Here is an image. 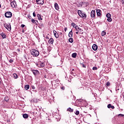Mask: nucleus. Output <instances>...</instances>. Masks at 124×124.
Here are the masks:
<instances>
[{
	"mask_svg": "<svg viewBox=\"0 0 124 124\" xmlns=\"http://www.w3.org/2000/svg\"><path fill=\"white\" fill-rule=\"evenodd\" d=\"M31 53L33 57H38L39 56V51L36 49H31Z\"/></svg>",
	"mask_w": 124,
	"mask_h": 124,
	"instance_id": "f257e3e1",
	"label": "nucleus"
},
{
	"mask_svg": "<svg viewBox=\"0 0 124 124\" xmlns=\"http://www.w3.org/2000/svg\"><path fill=\"white\" fill-rule=\"evenodd\" d=\"M31 71L33 74L34 75L35 77H36V78H38V77H39V76L40 75V73L39 72V71H38V70H32Z\"/></svg>",
	"mask_w": 124,
	"mask_h": 124,
	"instance_id": "f03ea898",
	"label": "nucleus"
},
{
	"mask_svg": "<svg viewBox=\"0 0 124 124\" xmlns=\"http://www.w3.org/2000/svg\"><path fill=\"white\" fill-rule=\"evenodd\" d=\"M6 18H11L12 17V13L11 12H7L5 13Z\"/></svg>",
	"mask_w": 124,
	"mask_h": 124,
	"instance_id": "7ed1b4c3",
	"label": "nucleus"
},
{
	"mask_svg": "<svg viewBox=\"0 0 124 124\" xmlns=\"http://www.w3.org/2000/svg\"><path fill=\"white\" fill-rule=\"evenodd\" d=\"M4 26L8 31H11V25L10 24L4 23Z\"/></svg>",
	"mask_w": 124,
	"mask_h": 124,
	"instance_id": "20e7f679",
	"label": "nucleus"
},
{
	"mask_svg": "<svg viewBox=\"0 0 124 124\" xmlns=\"http://www.w3.org/2000/svg\"><path fill=\"white\" fill-rule=\"evenodd\" d=\"M76 30L77 31H78L79 33H81V34H83V30H82L81 28H79L78 26H76L75 27Z\"/></svg>",
	"mask_w": 124,
	"mask_h": 124,
	"instance_id": "39448f33",
	"label": "nucleus"
},
{
	"mask_svg": "<svg viewBox=\"0 0 124 124\" xmlns=\"http://www.w3.org/2000/svg\"><path fill=\"white\" fill-rule=\"evenodd\" d=\"M36 2L37 4H41L42 5L44 3V0H36Z\"/></svg>",
	"mask_w": 124,
	"mask_h": 124,
	"instance_id": "423d86ee",
	"label": "nucleus"
},
{
	"mask_svg": "<svg viewBox=\"0 0 124 124\" xmlns=\"http://www.w3.org/2000/svg\"><path fill=\"white\" fill-rule=\"evenodd\" d=\"M11 5L12 7H13V8H15L16 7V6H17V4H16V1L14 0V1H12L11 3Z\"/></svg>",
	"mask_w": 124,
	"mask_h": 124,
	"instance_id": "0eeeda50",
	"label": "nucleus"
},
{
	"mask_svg": "<svg viewBox=\"0 0 124 124\" xmlns=\"http://www.w3.org/2000/svg\"><path fill=\"white\" fill-rule=\"evenodd\" d=\"M31 22L32 23H33L36 26H37L38 25V21L37 20H35L33 18H32L31 20Z\"/></svg>",
	"mask_w": 124,
	"mask_h": 124,
	"instance_id": "6e6552de",
	"label": "nucleus"
},
{
	"mask_svg": "<svg viewBox=\"0 0 124 124\" xmlns=\"http://www.w3.org/2000/svg\"><path fill=\"white\" fill-rule=\"evenodd\" d=\"M53 33H54V35L56 37V38H59V34L58 33V32H57V31H56L55 30L53 31Z\"/></svg>",
	"mask_w": 124,
	"mask_h": 124,
	"instance_id": "1a4fd4ad",
	"label": "nucleus"
},
{
	"mask_svg": "<svg viewBox=\"0 0 124 124\" xmlns=\"http://www.w3.org/2000/svg\"><path fill=\"white\" fill-rule=\"evenodd\" d=\"M54 7L56 10H59L60 9V7H59V5L58 4V3H55L54 4Z\"/></svg>",
	"mask_w": 124,
	"mask_h": 124,
	"instance_id": "9d476101",
	"label": "nucleus"
},
{
	"mask_svg": "<svg viewBox=\"0 0 124 124\" xmlns=\"http://www.w3.org/2000/svg\"><path fill=\"white\" fill-rule=\"evenodd\" d=\"M48 43L49 44H53V43H54V39L50 38L48 40Z\"/></svg>",
	"mask_w": 124,
	"mask_h": 124,
	"instance_id": "9b49d317",
	"label": "nucleus"
},
{
	"mask_svg": "<svg viewBox=\"0 0 124 124\" xmlns=\"http://www.w3.org/2000/svg\"><path fill=\"white\" fill-rule=\"evenodd\" d=\"M101 11L99 9L96 10V13L97 16H101Z\"/></svg>",
	"mask_w": 124,
	"mask_h": 124,
	"instance_id": "f8f14e48",
	"label": "nucleus"
},
{
	"mask_svg": "<svg viewBox=\"0 0 124 124\" xmlns=\"http://www.w3.org/2000/svg\"><path fill=\"white\" fill-rule=\"evenodd\" d=\"M80 17L81 18H83V19H86L87 18V15L85 13H83L80 16Z\"/></svg>",
	"mask_w": 124,
	"mask_h": 124,
	"instance_id": "ddd939ff",
	"label": "nucleus"
},
{
	"mask_svg": "<svg viewBox=\"0 0 124 124\" xmlns=\"http://www.w3.org/2000/svg\"><path fill=\"white\" fill-rule=\"evenodd\" d=\"M68 36L70 38H71L73 36V32H72V30L69 32Z\"/></svg>",
	"mask_w": 124,
	"mask_h": 124,
	"instance_id": "4468645a",
	"label": "nucleus"
},
{
	"mask_svg": "<svg viewBox=\"0 0 124 124\" xmlns=\"http://www.w3.org/2000/svg\"><path fill=\"white\" fill-rule=\"evenodd\" d=\"M37 17L39 21H41V20H42V17H41V16L40 15V14H38L37 15Z\"/></svg>",
	"mask_w": 124,
	"mask_h": 124,
	"instance_id": "2eb2a0df",
	"label": "nucleus"
},
{
	"mask_svg": "<svg viewBox=\"0 0 124 124\" xmlns=\"http://www.w3.org/2000/svg\"><path fill=\"white\" fill-rule=\"evenodd\" d=\"M1 36H2L3 39L4 38H6V35H5V33L2 32L0 33Z\"/></svg>",
	"mask_w": 124,
	"mask_h": 124,
	"instance_id": "dca6fc26",
	"label": "nucleus"
},
{
	"mask_svg": "<svg viewBox=\"0 0 124 124\" xmlns=\"http://www.w3.org/2000/svg\"><path fill=\"white\" fill-rule=\"evenodd\" d=\"M78 14L79 16H80V17H81V15L83 14V11H82L81 10H78Z\"/></svg>",
	"mask_w": 124,
	"mask_h": 124,
	"instance_id": "f3484780",
	"label": "nucleus"
},
{
	"mask_svg": "<svg viewBox=\"0 0 124 124\" xmlns=\"http://www.w3.org/2000/svg\"><path fill=\"white\" fill-rule=\"evenodd\" d=\"M98 47L95 44H93V50L94 51H96V50H97Z\"/></svg>",
	"mask_w": 124,
	"mask_h": 124,
	"instance_id": "a211bd4d",
	"label": "nucleus"
},
{
	"mask_svg": "<svg viewBox=\"0 0 124 124\" xmlns=\"http://www.w3.org/2000/svg\"><path fill=\"white\" fill-rule=\"evenodd\" d=\"M23 117L24 118V119H28V118H29V115H28L27 114H23Z\"/></svg>",
	"mask_w": 124,
	"mask_h": 124,
	"instance_id": "6ab92c4d",
	"label": "nucleus"
},
{
	"mask_svg": "<svg viewBox=\"0 0 124 124\" xmlns=\"http://www.w3.org/2000/svg\"><path fill=\"white\" fill-rule=\"evenodd\" d=\"M67 111H68V112H72L74 111L73 108H69L67 109Z\"/></svg>",
	"mask_w": 124,
	"mask_h": 124,
	"instance_id": "aec40b11",
	"label": "nucleus"
},
{
	"mask_svg": "<svg viewBox=\"0 0 124 124\" xmlns=\"http://www.w3.org/2000/svg\"><path fill=\"white\" fill-rule=\"evenodd\" d=\"M13 78H14V79H17V78H18V75H16V73L13 74Z\"/></svg>",
	"mask_w": 124,
	"mask_h": 124,
	"instance_id": "412c9836",
	"label": "nucleus"
},
{
	"mask_svg": "<svg viewBox=\"0 0 124 124\" xmlns=\"http://www.w3.org/2000/svg\"><path fill=\"white\" fill-rule=\"evenodd\" d=\"M25 90H29L30 89V85L27 84L25 86Z\"/></svg>",
	"mask_w": 124,
	"mask_h": 124,
	"instance_id": "4be33fe9",
	"label": "nucleus"
},
{
	"mask_svg": "<svg viewBox=\"0 0 124 124\" xmlns=\"http://www.w3.org/2000/svg\"><path fill=\"white\" fill-rule=\"evenodd\" d=\"M102 36H104V35H106V32L105 31H102L101 32Z\"/></svg>",
	"mask_w": 124,
	"mask_h": 124,
	"instance_id": "5701e85b",
	"label": "nucleus"
},
{
	"mask_svg": "<svg viewBox=\"0 0 124 124\" xmlns=\"http://www.w3.org/2000/svg\"><path fill=\"white\" fill-rule=\"evenodd\" d=\"M76 56H77V54L76 53H74L72 54V58H76Z\"/></svg>",
	"mask_w": 124,
	"mask_h": 124,
	"instance_id": "b1692460",
	"label": "nucleus"
},
{
	"mask_svg": "<svg viewBox=\"0 0 124 124\" xmlns=\"http://www.w3.org/2000/svg\"><path fill=\"white\" fill-rule=\"evenodd\" d=\"M69 42H70V43H73V38H70L69 39Z\"/></svg>",
	"mask_w": 124,
	"mask_h": 124,
	"instance_id": "393cba45",
	"label": "nucleus"
},
{
	"mask_svg": "<svg viewBox=\"0 0 124 124\" xmlns=\"http://www.w3.org/2000/svg\"><path fill=\"white\" fill-rule=\"evenodd\" d=\"M75 114L77 115L78 116V115H79L80 114V112L79 111V110H77L76 111V112H75Z\"/></svg>",
	"mask_w": 124,
	"mask_h": 124,
	"instance_id": "a878e982",
	"label": "nucleus"
},
{
	"mask_svg": "<svg viewBox=\"0 0 124 124\" xmlns=\"http://www.w3.org/2000/svg\"><path fill=\"white\" fill-rule=\"evenodd\" d=\"M91 16L92 18H93V10H92L91 13Z\"/></svg>",
	"mask_w": 124,
	"mask_h": 124,
	"instance_id": "bb28decb",
	"label": "nucleus"
},
{
	"mask_svg": "<svg viewBox=\"0 0 124 124\" xmlns=\"http://www.w3.org/2000/svg\"><path fill=\"white\" fill-rule=\"evenodd\" d=\"M106 16L107 18H110L111 17V14H110V13H108L106 15Z\"/></svg>",
	"mask_w": 124,
	"mask_h": 124,
	"instance_id": "cd10ccee",
	"label": "nucleus"
},
{
	"mask_svg": "<svg viewBox=\"0 0 124 124\" xmlns=\"http://www.w3.org/2000/svg\"><path fill=\"white\" fill-rule=\"evenodd\" d=\"M40 66L41 67H44V66H45V64H44V63L42 62L40 64Z\"/></svg>",
	"mask_w": 124,
	"mask_h": 124,
	"instance_id": "c85d7f7f",
	"label": "nucleus"
},
{
	"mask_svg": "<svg viewBox=\"0 0 124 124\" xmlns=\"http://www.w3.org/2000/svg\"><path fill=\"white\" fill-rule=\"evenodd\" d=\"M107 21L108 22H112V18L111 17H108Z\"/></svg>",
	"mask_w": 124,
	"mask_h": 124,
	"instance_id": "c756f323",
	"label": "nucleus"
},
{
	"mask_svg": "<svg viewBox=\"0 0 124 124\" xmlns=\"http://www.w3.org/2000/svg\"><path fill=\"white\" fill-rule=\"evenodd\" d=\"M5 100L6 101V102H8V101L9 100V98H8V97H5Z\"/></svg>",
	"mask_w": 124,
	"mask_h": 124,
	"instance_id": "7c9ffc66",
	"label": "nucleus"
},
{
	"mask_svg": "<svg viewBox=\"0 0 124 124\" xmlns=\"http://www.w3.org/2000/svg\"><path fill=\"white\" fill-rule=\"evenodd\" d=\"M71 26H72V27H73V28H75V27H76V26H76V24H75V23H72L71 24Z\"/></svg>",
	"mask_w": 124,
	"mask_h": 124,
	"instance_id": "2f4dec72",
	"label": "nucleus"
},
{
	"mask_svg": "<svg viewBox=\"0 0 124 124\" xmlns=\"http://www.w3.org/2000/svg\"><path fill=\"white\" fill-rule=\"evenodd\" d=\"M47 51H48V52H50V51H51V46L47 47Z\"/></svg>",
	"mask_w": 124,
	"mask_h": 124,
	"instance_id": "473e14b6",
	"label": "nucleus"
},
{
	"mask_svg": "<svg viewBox=\"0 0 124 124\" xmlns=\"http://www.w3.org/2000/svg\"><path fill=\"white\" fill-rule=\"evenodd\" d=\"M118 117H120H120H124V114H118Z\"/></svg>",
	"mask_w": 124,
	"mask_h": 124,
	"instance_id": "72a5a7b5",
	"label": "nucleus"
},
{
	"mask_svg": "<svg viewBox=\"0 0 124 124\" xmlns=\"http://www.w3.org/2000/svg\"><path fill=\"white\" fill-rule=\"evenodd\" d=\"M14 62V61H13V60H12V59H10L9 60V62H10V63H12V62Z\"/></svg>",
	"mask_w": 124,
	"mask_h": 124,
	"instance_id": "f704fd0d",
	"label": "nucleus"
},
{
	"mask_svg": "<svg viewBox=\"0 0 124 124\" xmlns=\"http://www.w3.org/2000/svg\"><path fill=\"white\" fill-rule=\"evenodd\" d=\"M111 106H112V105H111V104H108V108H111Z\"/></svg>",
	"mask_w": 124,
	"mask_h": 124,
	"instance_id": "c9c22d12",
	"label": "nucleus"
},
{
	"mask_svg": "<svg viewBox=\"0 0 124 124\" xmlns=\"http://www.w3.org/2000/svg\"><path fill=\"white\" fill-rule=\"evenodd\" d=\"M61 90H63H63H65V87H64V86H62V87H61Z\"/></svg>",
	"mask_w": 124,
	"mask_h": 124,
	"instance_id": "e433bc0d",
	"label": "nucleus"
},
{
	"mask_svg": "<svg viewBox=\"0 0 124 124\" xmlns=\"http://www.w3.org/2000/svg\"><path fill=\"white\" fill-rule=\"evenodd\" d=\"M110 82H108L107 83V87H109V86H110Z\"/></svg>",
	"mask_w": 124,
	"mask_h": 124,
	"instance_id": "4c0bfd02",
	"label": "nucleus"
},
{
	"mask_svg": "<svg viewBox=\"0 0 124 124\" xmlns=\"http://www.w3.org/2000/svg\"><path fill=\"white\" fill-rule=\"evenodd\" d=\"M46 39H49V34H48L46 36Z\"/></svg>",
	"mask_w": 124,
	"mask_h": 124,
	"instance_id": "58836bf2",
	"label": "nucleus"
},
{
	"mask_svg": "<svg viewBox=\"0 0 124 124\" xmlns=\"http://www.w3.org/2000/svg\"><path fill=\"white\" fill-rule=\"evenodd\" d=\"M28 17L29 19H31V15H28Z\"/></svg>",
	"mask_w": 124,
	"mask_h": 124,
	"instance_id": "ea45409f",
	"label": "nucleus"
},
{
	"mask_svg": "<svg viewBox=\"0 0 124 124\" xmlns=\"http://www.w3.org/2000/svg\"><path fill=\"white\" fill-rule=\"evenodd\" d=\"M95 17V11H93V17L94 18Z\"/></svg>",
	"mask_w": 124,
	"mask_h": 124,
	"instance_id": "a19ab883",
	"label": "nucleus"
},
{
	"mask_svg": "<svg viewBox=\"0 0 124 124\" xmlns=\"http://www.w3.org/2000/svg\"><path fill=\"white\" fill-rule=\"evenodd\" d=\"M82 67H84V68H86V65L84 64H82Z\"/></svg>",
	"mask_w": 124,
	"mask_h": 124,
	"instance_id": "79ce46f5",
	"label": "nucleus"
},
{
	"mask_svg": "<svg viewBox=\"0 0 124 124\" xmlns=\"http://www.w3.org/2000/svg\"><path fill=\"white\" fill-rule=\"evenodd\" d=\"M86 3H87V2H82L81 5H83V4H86Z\"/></svg>",
	"mask_w": 124,
	"mask_h": 124,
	"instance_id": "37998d69",
	"label": "nucleus"
},
{
	"mask_svg": "<svg viewBox=\"0 0 124 124\" xmlns=\"http://www.w3.org/2000/svg\"><path fill=\"white\" fill-rule=\"evenodd\" d=\"M93 70H97V67H93Z\"/></svg>",
	"mask_w": 124,
	"mask_h": 124,
	"instance_id": "c03bdc74",
	"label": "nucleus"
},
{
	"mask_svg": "<svg viewBox=\"0 0 124 124\" xmlns=\"http://www.w3.org/2000/svg\"><path fill=\"white\" fill-rule=\"evenodd\" d=\"M33 17H35V16H36V15H35V13L34 12L33 13Z\"/></svg>",
	"mask_w": 124,
	"mask_h": 124,
	"instance_id": "a18cd8bd",
	"label": "nucleus"
},
{
	"mask_svg": "<svg viewBox=\"0 0 124 124\" xmlns=\"http://www.w3.org/2000/svg\"><path fill=\"white\" fill-rule=\"evenodd\" d=\"M21 28H25V26L24 24H21Z\"/></svg>",
	"mask_w": 124,
	"mask_h": 124,
	"instance_id": "49530a36",
	"label": "nucleus"
},
{
	"mask_svg": "<svg viewBox=\"0 0 124 124\" xmlns=\"http://www.w3.org/2000/svg\"><path fill=\"white\" fill-rule=\"evenodd\" d=\"M31 88H32L33 90H35V87H34V86H31Z\"/></svg>",
	"mask_w": 124,
	"mask_h": 124,
	"instance_id": "de8ad7c7",
	"label": "nucleus"
},
{
	"mask_svg": "<svg viewBox=\"0 0 124 124\" xmlns=\"http://www.w3.org/2000/svg\"><path fill=\"white\" fill-rule=\"evenodd\" d=\"M36 65H37V66H38V67H41V66H40V64H37Z\"/></svg>",
	"mask_w": 124,
	"mask_h": 124,
	"instance_id": "09e8293b",
	"label": "nucleus"
},
{
	"mask_svg": "<svg viewBox=\"0 0 124 124\" xmlns=\"http://www.w3.org/2000/svg\"><path fill=\"white\" fill-rule=\"evenodd\" d=\"M110 108H111V109H115V107H114V106H111Z\"/></svg>",
	"mask_w": 124,
	"mask_h": 124,
	"instance_id": "8fccbe9b",
	"label": "nucleus"
},
{
	"mask_svg": "<svg viewBox=\"0 0 124 124\" xmlns=\"http://www.w3.org/2000/svg\"><path fill=\"white\" fill-rule=\"evenodd\" d=\"M74 74V73L72 71L70 72V74H71V75H73V74Z\"/></svg>",
	"mask_w": 124,
	"mask_h": 124,
	"instance_id": "3c124183",
	"label": "nucleus"
},
{
	"mask_svg": "<svg viewBox=\"0 0 124 124\" xmlns=\"http://www.w3.org/2000/svg\"><path fill=\"white\" fill-rule=\"evenodd\" d=\"M67 30V28L65 27L64 29V31H66Z\"/></svg>",
	"mask_w": 124,
	"mask_h": 124,
	"instance_id": "603ef678",
	"label": "nucleus"
},
{
	"mask_svg": "<svg viewBox=\"0 0 124 124\" xmlns=\"http://www.w3.org/2000/svg\"><path fill=\"white\" fill-rule=\"evenodd\" d=\"M122 4L124 5V0H122Z\"/></svg>",
	"mask_w": 124,
	"mask_h": 124,
	"instance_id": "864d4df0",
	"label": "nucleus"
},
{
	"mask_svg": "<svg viewBox=\"0 0 124 124\" xmlns=\"http://www.w3.org/2000/svg\"><path fill=\"white\" fill-rule=\"evenodd\" d=\"M73 76H76V74H75V73H74L73 74Z\"/></svg>",
	"mask_w": 124,
	"mask_h": 124,
	"instance_id": "5fc2aeb1",
	"label": "nucleus"
},
{
	"mask_svg": "<svg viewBox=\"0 0 124 124\" xmlns=\"http://www.w3.org/2000/svg\"><path fill=\"white\" fill-rule=\"evenodd\" d=\"M76 33L77 34H78L79 33V31H77V32H76Z\"/></svg>",
	"mask_w": 124,
	"mask_h": 124,
	"instance_id": "6e6d98bb",
	"label": "nucleus"
},
{
	"mask_svg": "<svg viewBox=\"0 0 124 124\" xmlns=\"http://www.w3.org/2000/svg\"><path fill=\"white\" fill-rule=\"evenodd\" d=\"M92 49L93 50V46H92Z\"/></svg>",
	"mask_w": 124,
	"mask_h": 124,
	"instance_id": "4d7b16f0",
	"label": "nucleus"
},
{
	"mask_svg": "<svg viewBox=\"0 0 124 124\" xmlns=\"http://www.w3.org/2000/svg\"><path fill=\"white\" fill-rule=\"evenodd\" d=\"M17 51H18V52H20V49H17Z\"/></svg>",
	"mask_w": 124,
	"mask_h": 124,
	"instance_id": "13d9d810",
	"label": "nucleus"
},
{
	"mask_svg": "<svg viewBox=\"0 0 124 124\" xmlns=\"http://www.w3.org/2000/svg\"><path fill=\"white\" fill-rule=\"evenodd\" d=\"M72 71H74V69H73L72 70Z\"/></svg>",
	"mask_w": 124,
	"mask_h": 124,
	"instance_id": "bf43d9fd",
	"label": "nucleus"
},
{
	"mask_svg": "<svg viewBox=\"0 0 124 124\" xmlns=\"http://www.w3.org/2000/svg\"><path fill=\"white\" fill-rule=\"evenodd\" d=\"M76 26H78V25L76 24V25H74V27H76Z\"/></svg>",
	"mask_w": 124,
	"mask_h": 124,
	"instance_id": "052dcab7",
	"label": "nucleus"
},
{
	"mask_svg": "<svg viewBox=\"0 0 124 124\" xmlns=\"http://www.w3.org/2000/svg\"><path fill=\"white\" fill-rule=\"evenodd\" d=\"M0 7H1V5L0 4Z\"/></svg>",
	"mask_w": 124,
	"mask_h": 124,
	"instance_id": "680f3d73",
	"label": "nucleus"
},
{
	"mask_svg": "<svg viewBox=\"0 0 124 124\" xmlns=\"http://www.w3.org/2000/svg\"><path fill=\"white\" fill-rule=\"evenodd\" d=\"M0 84H1V82L0 81Z\"/></svg>",
	"mask_w": 124,
	"mask_h": 124,
	"instance_id": "e2e57ef3",
	"label": "nucleus"
},
{
	"mask_svg": "<svg viewBox=\"0 0 124 124\" xmlns=\"http://www.w3.org/2000/svg\"><path fill=\"white\" fill-rule=\"evenodd\" d=\"M93 70V67L92 68Z\"/></svg>",
	"mask_w": 124,
	"mask_h": 124,
	"instance_id": "0e129e2a",
	"label": "nucleus"
}]
</instances>
